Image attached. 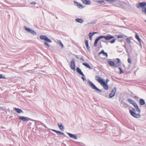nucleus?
Returning <instances> with one entry per match:
<instances>
[{"label":"nucleus","mask_w":146,"mask_h":146,"mask_svg":"<svg viewBox=\"0 0 146 146\" xmlns=\"http://www.w3.org/2000/svg\"><path fill=\"white\" fill-rule=\"evenodd\" d=\"M116 60H117V61L115 63V61H111L108 60L107 61V62L110 66L116 67L119 66L121 64L120 63L121 62L120 59L119 58H117Z\"/></svg>","instance_id":"nucleus-3"},{"label":"nucleus","mask_w":146,"mask_h":146,"mask_svg":"<svg viewBox=\"0 0 146 146\" xmlns=\"http://www.w3.org/2000/svg\"><path fill=\"white\" fill-rule=\"evenodd\" d=\"M70 67L73 70H75V64L74 59H73L70 62Z\"/></svg>","instance_id":"nucleus-12"},{"label":"nucleus","mask_w":146,"mask_h":146,"mask_svg":"<svg viewBox=\"0 0 146 146\" xmlns=\"http://www.w3.org/2000/svg\"><path fill=\"white\" fill-rule=\"evenodd\" d=\"M14 109L15 110V111L18 113H23V111L21 109L18 108H14Z\"/></svg>","instance_id":"nucleus-16"},{"label":"nucleus","mask_w":146,"mask_h":146,"mask_svg":"<svg viewBox=\"0 0 146 146\" xmlns=\"http://www.w3.org/2000/svg\"><path fill=\"white\" fill-rule=\"evenodd\" d=\"M126 41L128 43H130L131 42V41L129 39L127 38L126 39Z\"/></svg>","instance_id":"nucleus-35"},{"label":"nucleus","mask_w":146,"mask_h":146,"mask_svg":"<svg viewBox=\"0 0 146 146\" xmlns=\"http://www.w3.org/2000/svg\"><path fill=\"white\" fill-rule=\"evenodd\" d=\"M116 91V88L114 87L111 90V93L109 95V96L108 97V98H111L114 97L115 95Z\"/></svg>","instance_id":"nucleus-11"},{"label":"nucleus","mask_w":146,"mask_h":146,"mask_svg":"<svg viewBox=\"0 0 146 146\" xmlns=\"http://www.w3.org/2000/svg\"><path fill=\"white\" fill-rule=\"evenodd\" d=\"M88 83L92 89L95 90L96 91L102 92V91L101 90L98 88L93 83L89 80H88Z\"/></svg>","instance_id":"nucleus-5"},{"label":"nucleus","mask_w":146,"mask_h":146,"mask_svg":"<svg viewBox=\"0 0 146 146\" xmlns=\"http://www.w3.org/2000/svg\"><path fill=\"white\" fill-rule=\"evenodd\" d=\"M132 109H133V110H134V111H135V109L134 108H133Z\"/></svg>","instance_id":"nucleus-55"},{"label":"nucleus","mask_w":146,"mask_h":146,"mask_svg":"<svg viewBox=\"0 0 146 146\" xmlns=\"http://www.w3.org/2000/svg\"><path fill=\"white\" fill-rule=\"evenodd\" d=\"M56 133L58 135H62L64 137L66 136L65 135L64 133L60 131H58Z\"/></svg>","instance_id":"nucleus-30"},{"label":"nucleus","mask_w":146,"mask_h":146,"mask_svg":"<svg viewBox=\"0 0 146 146\" xmlns=\"http://www.w3.org/2000/svg\"><path fill=\"white\" fill-rule=\"evenodd\" d=\"M85 42L86 45H89L88 40H85Z\"/></svg>","instance_id":"nucleus-36"},{"label":"nucleus","mask_w":146,"mask_h":146,"mask_svg":"<svg viewBox=\"0 0 146 146\" xmlns=\"http://www.w3.org/2000/svg\"><path fill=\"white\" fill-rule=\"evenodd\" d=\"M96 21H92V22H91L89 23L94 25V24H95L96 23Z\"/></svg>","instance_id":"nucleus-37"},{"label":"nucleus","mask_w":146,"mask_h":146,"mask_svg":"<svg viewBox=\"0 0 146 146\" xmlns=\"http://www.w3.org/2000/svg\"><path fill=\"white\" fill-rule=\"evenodd\" d=\"M128 62L129 63L131 64L132 63V61L129 58L128 59Z\"/></svg>","instance_id":"nucleus-39"},{"label":"nucleus","mask_w":146,"mask_h":146,"mask_svg":"<svg viewBox=\"0 0 146 146\" xmlns=\"http://www.w3.org/2000/svg\"><path fill=\"white\" fill-rule=\"evenodd\" d=\"M108 95L106 96V97H108Z\"/></svg>","instance_id":"nucleus-59"},{"label":"nucleus","mask_w":146,"mask_h":146,"mask_svg":"<svg viewBox=\"0 0 146 146\" xmlns=\"http://www.w3.org/2000/svg\"><path fill=\"white\" fill-rule=\"evenodd\" d=\"M123 104H125V105H127V104H126V103H123Z\"/></svg>","instance_id":"nucleus-57"},{"label":"nucleus","mask_w":146,"mask_h":146,"mask_svg":"<svg viewBox=\"0 0 146 146\" xmlns=\"http://www.w3.org/2000/svg\"><path fill=\"white\" fill-rule=\"evenodd\" d=\"M82 65L90 69H92L90 66L87 63H83Z\"/></svg>","instance_id":"nucleus-26"},{"label":"nucleus","mask_w":146,"mask_h":146,"mask_svg":"<svg viewBox=\"0 0 146 146\" xmlns=\"http://www.w3.org/2000/svg\"><path fill=\"white\" fill-rule=\"evenodd\" d=\"M97 32L90 33L89 34V36L90 39L91 40L92 38V36L95 34Z\"/></svg>","instance_id":"nucleus-27"},{"label":"nucleus","mask_w":146,"mask_h":146,"mask_svg":"<svg viewBox=\"0 0 146 146\" xmlns=\"http://www.w3.org/2000/svg\"><path fill=\"white\" fill-rule=\"evenodd\" d=\"M76 71L78 74L82 76L81 77V78L83 81H85L86 80V79L84 77V75L80 68L78 67H77L76 68Z\"/></svg>","instance_id":"nucleus-7"},{"label":"nucleus","mask_w":146,"mask_h":146,"mask_svg":"<svg viewBox=\"0 0 146 146\" xmlns=\"http://www.w3.org/2000/svg\"><path fill=\"white\" fill-rule=\"evenodd\" d=\"M127 101L130 103L132 104L133 106H134L136 104L135 102L133 100H132L128 98L127 99Z\"/></svg>","instance_id":"nucleus-22"},{"label":"nucleus","mask_w":146,"mask_h":146,"mask_svg":"<svg viewBox=\"0 0 146 146\" xmlns=\"http://www.w3.org/2000/svg\"><path fill=\"white\" fill-rule=\"evenodd\" d=\"M135 38H136V39L138 41V42L140 43V44L141 45V39L140 38L139 36L138 35V34H136L135 35Z\"/></svg>","instance_id":"nucleus-23"},{"label":"nucleus","mask_w":146,"mask_h":146,"mask_svg":"<svg viewBox=\"0 0 146 146\" xmlns=\"http://www.w3.org/2000/svg\"><path fill=\"white\" fill-rule=\"evenodd\" d=\"M101 85L104 88L105 90H107L108 89V86L107 84V83H106L105 81Z\"/></svg>","instance_id":"nucleus-14"},{"label":"nucleus","mask_w":146,"mask_h":146,"mask_svg":"<svg viewBox=\"0 0 146 146\" xmlns=\"http://www.w3.org/2000/svg\"><path fill=\"white\" fill-rule=\"evenodd\" d=\"M119 70L120 74H122L123 73V71L122 70L121 68L120 67H119Z\"/></svg>","instance_id":"nucleus-32"},{"label":"nucleus","mask_w":146,"mask_h":146,"mask_svg":"<svg viewBox=\"0 0 146 146\" xmlns=\"http://www.w3.org/2000/svg\"><path fill=\"white\" fill-rule=\"evenodd\" d=\"M52 130L54 132H55V133H57L58 131L57 130H55V129H52Z\"/></svg>","instance_id":"nucleus-44"},{"label":"nucleus","mask_w":146,"mask_h":146,"mask_svg":"<svg viewBox=\"0 0 146 146\" xmlns=\"http://www.w3.org/2000/svg\"><path fill=\"white\" fill-rule=\"evenodd\" d=\"M76 57L77 58H79L78 57V56L76 55Z\"/></svg>","instance_id":"nucleus-56"},{"label":"nucleus","mask_w":146,"mask_h":146,"mask_svg":"<svg viewBox=\"0 0 146 146\" xmlns=\"http://www.w3.org/2000/svg\"><path fill=\"white\" fill-rule=\"evenodd\" d=\"M58 42L59 43V44L60 45L61 47L62 48H63L64 47V45L61 42L60 40H59V41Z\"/></svg>","instance_id":"nucleus-33"},{"label":"nucleus","mask_w":146,"mask_h":146,"mask_svg":"<svg viewBox=\"0 0 146 146\" xmlns=\"http://www.w3.org/2000/svg\"><path fill=\"white\" fill-rule=\"evenodd\" d=\"M40 38L42 40H44V41L46 42H45L44 43V44L46 46L48 47H50V46L47 42H52V41L50 39L48 38L45 35H40Z\"/></svg>","instance_id":"nucleus-4"},{"label":"nucleus","mask_w":146,"mask_h":146,"mask_svg":"<svg viewBox=\"0 0 146 146\" xmlns=\"http://www.w3.org/2000/svg\"><path fill=\"white\" fill-rule=\"evenodd\" d=\"M58 125L60 129L62 131H63L64 130V127L63 125L62 124H59V123H58Z\"/></svg>","instance_id":"nucleus-25"},{"label":"nucleus","mask_w":146,"mask_h":146,"mask_svg":"<svg viewBox=\"0 0 146 146\" xmlns=\"http://www.w3.org/2000/svg\"><path fill=\"white\" fill-rule=\"evenodd\" d=\"M36 4V3L35 1L32 2L30 3V4H31V5H35Z\"/></svg>","instance_id":"nucleus-41"},{"label":"nucleus","mask_w":146,"mask_h":146,"mask_svg":"<svg viewBox=\"0 0 146 146\" xmlns=\"http://www.w3.org/2000/svg\"><path fill=\"white\" fill-rule=\"evenodd\" d=\"M109 81V80L108 79H107L106 80V83H107H107Z\"/></svg>","instance_id":"nucleus-52"},{"label":"nucleus","mask_w":146,"mask_h":146,"mask_svg":"<svg viewBox=\"0 0 146 146\" xmlns=\"http://www.w3.org/2000/svg\"><path fill=\"white\" fill-rule=\"evenodd\" d=\"M87 49L89 50V51H90V47H88V48H87Z\"/></svg>","instance_id":"nucleus-49"},{"label":"nucleus","mask_w":146,"mask_h":146,"mask_svg":"<svg viewBox=\"0 0 146 146\" xmlns=\"http://www.w3.org/2000/svg\"><path fill=\"white\" fill-rule=\"evenodd\" d=\"M98 81L100 83L101 85L105 82L103 79H102L101 78L99 79Z\"/></svg>","instance_id":"nucleus-28"},{"label":"nucleus","mask_w":146,"mask_h":146,"mask_svg":"<svg viewBox=\"0 0 146 146\" xmlns=\"http://www.w3.org/2000/svg\"><path fill=\"white\" fill-rule=\"evenodd\" d=\"M19 119L23 121H33V119L28 117L23 116H18Z\"/></svg>","instance_id":"nucleus-9"},{"label":"nucleus","mask_w":146,"mask_h":146,"mask_svg":"<svg viewBox=\"0 0 146 146\" xmlns=\"http://www.w3.org/2000/svg\"><path fill=\"white\" fill-rule=\"evenodd\" d=\"M103 42V41H105V40H101Z\"/></svg>","instance_id":"nucleus-58"},{"label":"nucleus","mask_w":146,"mask_h":146,"mask_svg":"<svg viewBox=\"0 0 146 146\" xmlns=\"http://www.w3.org/2000/svg\"><path fill=\"white\" fill-rule=\"evenodd\" d=\"M138 98V97H137V96H134V98H135V99H136H136H137V98Z\"/></svg>","instance_id":"nucleus-53"},{"label":"nucleus","mask_w":146,"mask_h":146,"mask_svg":"<svg viewBox=\"0 0 146 146\" xmlns=\"http://www.w3.org/2000/svg\"><path fill=\"white\" fill-rule=\"evenodd\" d=\"M5 109V107L1 108V110H4Z\"/></svg>","instance_id":"nucleus-47"},{"label":"nucleus","mask_w":146,"mask_h":146,"mask_svg":"<svg viewBox=\"0 0 146 146\" xmlns=\"http://www.w3.org/2000/svg\"><path fill=\"white\" fill-rule=\"evenodd\" d=\"M41 123L42 124V125L44 127H45L46 128V126L44 124H43V123H42L41 122Z\"/></svg>","instance_id":"nucleus-46"},{"label":"nucleus","mask_w":146,"mask_h":146,"mask_svg":"<svg viewBox=\"0 0 146 146\" xmlns=\"http://www.w3.org/2000/svg\"><path fill=\"white\" fill-rule=\"evenodd\" d=\"M136 7L138 8H142V11L145 14H146V2H139L136 4Z\"/></svg>","instance_id":"nucleus-2"},{"label":"nucleus","mask_w":146,"mask_h":146,"mask_svg":"<svg viewBox=\"0 0 146 146\" xmlns=\"http://www.w3.org/2000/svg\"><path fill=\"white\" fill-rule=\"evenodd\" d=\"M100 77H99V76H96V80H97V81H98L99 79L100 78Z\"/></svg>","instance_id":"nucleus-40"},{"label":"nucleus","mask_w":146,"mask_h":146,"mask_svg":"<svg viewBox=\"0 0 146 146\" xmlns=\"http://www.w3.org/2000/svg\"><path fill=\"white\" fill-rule=\"evenodd\" d=\"M24 28L25 30L28 32L31 33L33 35H36V33L34 30L27 28L26 26H24Z\"/></svg>","instance_id":"nucleus-10"},{"label":"nucleus","mask_w":146,"mask_h":146,"mask_svg":"<svg viewBox=\"0 0 146 146\" xmlns=\"http://www.w3.org/2000/svg\"><path fill=\"white\" fill-rule=\"evenodd\" d=\"M98 81L100 83L101 85L105 82L103 79H102L101 78L99 79Z\"/></svg>","instance_id":"nucleus-29"},{"label":"nucleus","mask_w":146,"mask_h":146,"mask_svg":"<svg viewBox=\"0 0 146 146\" xmlns=\"http://www.w3.org/2000/svg\"><path fill=\"white\" fill-rule=\"evenodd\" d=\"M86 47L87 48L89 47V45H86Z\"/></svg>","instance_id":"nucleus-54"},{"label":"nucleus","mask_w":146,"mask_h":146,"mask_svg":"<svg viewBox=\"0 0 146 146\" xmlns=\"http://www.w3.org/2000/svg\"><path fill=\"white\" fill-rule=\"evenodd\" d=\"M123 47H124V48H125V49L126 48H127L126 46V45L125 44V45H124L123 46Z\"/></svg>","instance_id":"nucleus-51"},{"label":"nucleus","mask_w":146,"mask_h":146,"mask_svg":"<svg viewBox=\"0 0 146 146\" xmlns=\"http://www.w3.org/2000/svg\"><path fill=\"white\" fill-rule=\"evenodd\" d=\"M134 107L135 108L136 110L139 113H140L141 112V110L139 108L137 104H136L134 106Z\"/></svg>","instance_id":"nucleus-20"},{"label":"nucleus","mask_w":146,"mask_h":146,"mask_svg":"<svg viewBox=\"0 0 146 146\" xmlns=\"http://www.w3.org/2000/svg\"><path fill=\"white\" fill-rule=\"evenodd\" d=\"M117 37L118 38H123V36L122 35H119L117 36Z\"/></svg>","instance_id":"nucleus-38"},{"label":"nucleus","mask_w":146,"mask_h":146,"mask_svg":"<svg viewBox=\"0 0 146 146\" xmlns=\"http://www.w3.org/2000/svg\"><path fill=\"white\" fill-rule=\"evenodd\" d=\"M1 78H3V79H5L6 78L5 77V76L2 74H1Z\"/></svg>","instance_id":"nucleus-34"},{"label":"nucleus","mask_w":146,"mask_h":146,"mask_svg":"<svg viewBox=\"0 0 146 146\" xmlns=\"http://www.w3.org/2000/svg\"><path fill=\"white\" fill-rule=\"evenodd\" d=\"M139 104L143 106L145 104V102L143 99H140L139 100Z\"/></svg>","instance_id":"nucleus-24"},{"label":"nucleus","mask_w":146,"mask_h":146,"mask_svg":"<svg viewBox=\"0 0 146 146\" xmlns=\"http://www.w3.org/2000/svg\"><path fill=\"white\" fill-rule=\"evenodd\" d=\"M81 1L84 4L86 5H90L91 3L90 0H81Z\"/></svg>","instance_id":"nucleus-17"},{"label":"nucleus","mask_w":146,"mask_h":146,"mask_svg":"<svg viewBox=\"0 0 146 146\" xmlns=\"http://www.w3.org/2000/svg\"><path fill=\"white\" fill-rule=\"evenodd\" d=\"M102 54L104 56H106L107 58L108 57V54L107 52H104V50H102L99 53V55L100 54Z\"/></svg>","instance_id":"nucleus-18"},{"label":"nucleus","mask_w":146,"mask_h":146,"mask_svg":"<svg viewBox=\"0 0 146 146\" xmlns=\"http://www.w3.org/2000/svg\"><path fill=\"white\" fill-rule=\"evenodd\" d=\"M80 60H84L83 57H82L80 58Z\"/></svg>","instance_id":"nucleus-48"},{"label":"nucleus","mask_w":146,"mask_h":146,"mask_svg":"<svg viewBox=\"0 0 146 146\" xmlns=\"http://www.w3.org/2000/svg\"><path fill=\"white\" fill-rule=\"evenodd\" d=\"M114 38V37L113 38V39L109 42L111 44L114 43L116 39L115 38Z\"/></svg>","instance_id":"nucleus-31"},{"label":"nucleus","mask_w":146,"mask_h":146,"mask_svg":"<svg viewBox=\"0 0 146 146\" xmlns=\"http://www.w3.org/2000/svg\"><path fill=\"white\" fill-rule=\"evenodd\" d=\"M125 3L122 1H118L115 5L116 7L124 8Z\"/></svg>","instance_id":"nucleus-8"},{"label":"nucleus","mask_w":146,"mask_h":146,"mask_svg":"<svg viewBox=\"0 0 146 146\" xmlns=\"http://www.w3.org/2000/svg\"><path fill=\"white\" fill-rule=\"evenodd\" d=\"M120 18L122 20H125V18L124 17H120Z\"/></svg>","instance_id":"nucleus-45"},{"label":"nucleus","mask_w":146,"mask_h":146,"mask_svg":"<svg viewBox=\"0 0 146 146\" xmlns=\"http://www.w3.org/2000/svg\"><path fill=\"white\" fill-rule=\"evenodd\" d=\"M103 42L106 43L107 44H108V42H106V41H103Z\"/></svg>","instance_id":"nucleus-50"},{"label":"nucleus","mask_w":146,"mask_h":146,"mask_svg":"<svg viewBox=\"0 0 146 146\" xmlns=\"http://www.w3.org/2000/svg\"><path fill=\"white\" fill-rule=\"evenodd\" d=\"M74 3L76 4V6L78 7L79 9H82L84 8L83 6L81 4L79 3L78 2L74 1Z\"/></svg>","instance_id":"nucleus-21"},{"label":"nucleus","mask_w":146,"mask_h":146,"mask_svg":"<svg viewBox=\"0 0 146 146\" xmlns=\"http://www.w3.org/2000/svg\"><path fill=\"white\" fill-rule=\"evenodd\" d=\"M145 23H146V20H145Z\"/></svg>","instance_id":"nucleus-60"},{"label":"nucleus","mask_w":146,"mask_h":146,"mask_svg":"<svg viewBox=\"0 0 146 146\" xmlns=\"http://www.w3.org/2000/svg\"><path fill=\"white\" fill-rule=\"evenodd\" d=\"M127 5V6H129V7H131V5L128 2L127 3H126L125 4V5Z\"/></svg>","instance_id":"nucleus-42"},{"label":"nucleus","mask_w":146,"mask_h":146,"mask_svg":"<svg viewBox=\"0 0 146 146\" xmlns=\"http://www.w3.org/2000/svg\"><path fill=\"white\" fill-rule=\"evenodd\" d=\"M125 50H126V52H127V53L128 54L129 53V52H128V48H127V47L125 49Z\"/></svg>","instance_id":"nucleus-43"},{"label":"nucleus","mask_w":146,"mask_h":146,"mask_svg":"<svg viewBox=\"0 0 146 146\" xmlns=\"http://www.w3.org/2000/svg\"><path fill=\"white\" fill-rule=\"evenodd\" d=\"M75 21L76 22L80 23H82L84 22V20L81 18H76Z\"/></svg>","instance_id":"nucleus-19"},{"label":"nucleus","mask_w":146,"mask_h":146,"mask_svg":"<svg viewBox=\"0 0 146 146\" xmlns=\"http://www.w3.org/2000/svg\"><path fill=\"white\" fill-rule=\"evenodd\" d=\"M104 1V0H94V1L96 3L103 5L106 4V3Z\"/></svg>","instance_id":"nucleus-15"},{"label":"nucleus","mask_w":146,"mask_h":146,"mask_svg":"<svg viewBox=\"0 0 146 146\" xmlns=\"http://www.w3.org/2000/svg\"><path fill=\"white\" fill-rule=\"evenodd\" d=\"M67 133L70 138L76 140L77 139V137L76 134H72L70 133Z\"/></svg>","instance_id":"nucleus-13"},{"label":"nucleus","mask_w":146,"mask_h":146,"mask_svg":"<svg viewBox=\"0 0 146 146\" xmlns=\"http://www.w3.org/2000/svg\"><path fill=\"white\" fill-rule=\"evenodd\" d=\"M114 38L113 36L110 35H108L106 36L101 35L98 37L95 40L94 44V46H97V43L101 39L104 38L106 40H109Z\"/></svg>","instance_id":"nucleus-1"},{"label":"nucleus","mask_w":146,"mask_h":146,"mask_svg":"<svg viewBox=\"0 0 146 146\" xmlns=\"http://www.w3.org/2000/svg\"><path fill=\"white\" fill-rule=\"evenodd\" d=\"M129 112L131 115L133 117L136 118H139L140 117L141 115L140 113L137 114L132 110H129Z\"/></svg>","instance_id":"nucleus-6"}]
</instances>
